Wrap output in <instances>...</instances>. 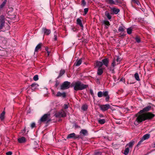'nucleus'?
I'll return each mask as SVG.
<instances>
[{
	"instance_id": "obj_1",
	"label": "nucleus",
	"mask_w": 155,
	"mask_h": 155,
	"mask_svg": "<svg viewBox=\"0 0 155 155\" xmlns=\"http://www.w3.org/2000/svg\"><path fill=\"white\" fill-rule=\"evenodd\" d=\"M151 108L150 106H147L143 110H140L138 114L136 115V118L134 122V124L137 126L142 121L148 119H150L154 117V115L148 112L146 113H143L146 111L149 110Z\"/></svg>"
},
{
	"instance_id": "obj_2",
	"label": "nucleus",
	"mask_w": 155,
	"mask_h": 155,
	"mask_svg": "<svg viewBox=\"0 0 155 155\" xmlns=\"http://www.w3.org/2000/svg\"><path fill=\"white\" fill-rule=\"evenodd\" d=\"M74 89L75 91L81 90L87 88V85L84 84L79 81L73 83Z\"/></svg>"
},
{
	"instance_id": "obj_3",
	"label": "nucleus",
	"mask_w": 155,
	"mask_h": 155,
	"mask_svg": "<svg viewBox=\"0 0 155 155\" xmlns=\"http://www.w3.org/2000/svg\"><path fill=\"white\" fill-rule=\"evenodd\" d=\"M70 83L67 81L64 82L61 86V89L64 90L70 87Z\"/></svg>"
},
{
	"instance_id": "obj_4",
	"label": "nucleus",
	"mask_w": 155,
	"mask_h": 155,
	"mask_svg": "<svg viewBox=\"0 0 155 155\" xmlns=\"http://www.w3.org/2000/svg\"><path fill=\"white\" fill-rule=\"evenodd\" d=\"M100 108L103 111H105L109 108H111L110 106L108 104L100 105Z\"/></svg>"
},
{
	"instance_id": "obj_5",
	"label": "nucleus",
	"mask_w": 155,
	"mask_h": 155,
	"mask_svg": "<svg viewBox=\"0 0 155 155\" xmlns=\"http://www.w3.org/2000/svg\"><path fill=\"white\" fill-rule=\"evenodd\" d=\"M50 118L49 114H45L41 118L40 120L41 121L44 122L49 120Z\"/></svg>"
},
{
	"instance_id": "obj_6",
	"label": "nucleus",
	"mask_w": 155,
	"mask_h": 155,
	"mask_svg": "<svg viewBox=\"0 0 155 155\" xmlns=\"http://www.w3.org/2000/svg\"><path fill=\"white\" fill-rule=\"evenodd\" d=\"M50 118L49 114H45L41 118L40 120L41 121L44 122L49 120Z\"/></svg>"
},
{
	"instance_id": "obj_7",
	"label": "nucleus",
	"mask_w": 155,
	"mask_h": 155,
	"mask_svg": "<svg viewBox=\"0 0 155 155\" xmlns=\"http://www.w3.org/2000/svg\"><path fill=\"white\" fill-rule=\"evenodd\" d=\"M65 113L62 110L61 111L55 114L56 117H62L65 116Z\"/></svg>"
},
{
	"instance_id": "obj_8",
	"label": "nucleus",
	"mask_w": 155,
	"mask_h": 155,
	"mask_svg": "<svg viewBox=\"0 0 155 155\" xmlns=\"http://www.w3.org/2000/svg\"><path fill=\"white\" fill-rule=\"evenodd\" d=\"M111 11L113 13L115 14H117L120 12V10L118 8H115L113 7H110Z\"/></svg>"
},
{
	"instance_id": "obj_9",
	"label": "nucleus",
	"mask_w": 155,
	"mask_h": 155,
	"mask_svg": "<svg viewBox=\"0 0 155 155\" xmlns=\"http://www.w3.org/2000/svg\"><path fill=\"white\" fill-rule=\"evenodd\" d=\"M109 60L107 58H105L102 60L103 65H104L106 67H107L109 63Z\"/></svg>"
},
{
	"instance_id": "obj_10",
	"label": "nucleus",
	"mask_w": 155,
	"mask_h": 155,
	"mask_svg": "<svg viewBox=\"0 0 155 155\" xmlns=\"http://www.w3.org/2000/svg\"><path fill=\"white\" fill-rule=\"evenodd\" d=\"M56 96L57 97H65L66 96V94L64 92L61 93L60 92H58Z\"/></svg>"
},
{
	"instance_id": "obj_11",
	"label": "nucleus",
	"mask_w": 155,
	"mask_h": 155,
	"mask_svg": "<svg viewBox=\"0 0 155 155\" xmlns=\"http://www.w3.org/2000/svg\"><path fill=\"white\" fill-rule=\"evenodd\" d=\"M150 134H146L142 137L141 139L143 141L149 139L150 137Z\"/></svg>"
},
{
	"instance_id": "obj_12",
	"label": "nucleus",
	"mask_w": 155,
	"mask_h": 155,
	"mask_svg": "<svg viewBox=\"0 0 155 155\" xmlns=\"http://www.w3.org/2000/svg\"><path fill=\"white\" fill-rule=\"evenodd\" d=\"M82 62V59H80L78 60H77L74 64V65L76 66H79L81 63Z\"/></svg>"
},
{
	"instance_id": "obj_13",
	"label": "nucleus",
	"mask_w": 155,
	"mask_h": 155,
	"mask_svg": "<svg viewBox=\"0 0 155 155\" xmlns=\"http://www.w3.org/2000/svg\"><path fill=\"white\" fill-rule=\"evenodd\" d=\"M103 73V69L101 68H99L97 71V74L98 75H101Z\"/></svg>"
},
{
	"instance_id": "obj_14",
	"label": "nucleus",
	"mask_w": 155,
	"mask_h": 155,
	"mask_svg": "<svg viewBox=\"0 0 155 155\" xmlns=\"http://www.w3.org/2000/svg\"><path fill=\"white\" fill-rule=\"evenodd\" d=\"M26 140L24 137H21L18 139V141L19 143H24L25 142Z\"/></svg>"
},
{
	"instance_id": "obj_15",
	"label": "nucleus",
	"mask_w": 155,
	"mask_h": 155,
	"mask_svg": "<svg viewBox=\"0 0 155 155\" xmlns=\"http://www.w3.org/2000/svg\"><path fill=\"white\" fill-rule=\"evenodd\" d=\"M42 30L44 33L47 35H48L51 33V31L50 30L47 29L45 28H43Z\"/></svg>"
},
{
	"instance_id": "obj_16",
	"label": "nucleus",
	"mask_w": 155,
	"mask_h": 155,
	"mask_svg": "<svg viewBox=\"0 0 155 155\" xmlns=\"http://www.w3.org/2000/svg\"><path fill=\"white\" fill-rule=\"evenodd\" d=\"M96 66L99 68H101L103 65L102 62L101 61H97L96 63Z\"/></svg>"
},
{
	"instance_id": "obj_17",
	"label": "nucleus",
	"mask_w": 155,
	"mask_h": 155,
	"mask_svg": "<svg viewBox=\"0 0 155 155\" xmlns=\"http://www.w3.org/2000/svg\"><path fill=\"white\" fill-rule=\"evenodd\" d=\"M106 2L107 3L110 5L116 4V2L113 0H106Z\"/></svg>"
},
{
	"instance_id": "obj_18",
	"label": "nucleus",
	"mask_w": 155,
	"mask_h": 155,
	"mask_svg": "<svg viewBox=\"0 0 155 155\" xmlns=\"http://www.w3.org/2000/svg\"><path fill=\"white\" fill-rule=\"evenodd\" d=\"M75 134L74 133L68 135L67 138H75Z\"/></svg>"
},
{
	"instance_id": "obj_19",
	"label": "nucleus",
	"mask_w": 155,
	"mask_h": 155,
	"mask_svg": "<svg viewBox=\"0 0 155 155\" xmlns=\"http://www.w3.org/2000/svg\"><path fill=\"white\" fill-rule=\"evenodd\" d=\"M41 44L39 43L36 46L35 49V53L38 51V50L41 48Z\"/></svg>"
},
{
	"instance_id": "obj_20",
	"label": "nucleus",
	"mask_w": 155,
	"mask_h": 155,
	"mask_svg": "<svg viewBox=\"0 0 155 155\" xmlns=\"http://www.w3.org/2000/svg\"><path fill=\"white\" fill-rule=\"evenodd\" d=\"M134 141H131L129 143L127 144L126 146H129V148H132L134 145Z\"/></svg>"
},
{
	"instance_id": "obj_21",
	"label": "nucleus",
	"mask_w": 155,
	"mask_h": 155,
	"mask_svg": "<svg viewBox=\"0 0 155 155\" xmlns=\"http://www.w3.org/2000/svg\"><path fill=\"white\" fill-rule=\"evenodd\" d=\"M77 24L81 27H83V25L82 23L81 20L79 18H78L77 20Z\"/></svg>"
},
{
	"instance_id": "obj_22",
	"label": "nucleus",
	"mask_w": 155,
	"mask_h": 155,
	"mask_svg": "<svg viewBox=\"0 0 155 155\" xmlns=\"http://www.w3.org/2000/svg\"><path fill=\"white\" fill-rule=\"evenodd\" d=\"M7 2V0H5L0 5V10H1L5 6Z\"/></svg>"
},
{
	"instance_id": "obj_23",
	"label": "nucleus",
	"mask_w": 155,
	"mask_h": 155,
	"mask_svg": "<svg viewBox=\"0 0 155 155\" xmlns=\"http://www.w3.org/2000/svg\"><path fill=\"white\" fill-rule=\"evenodd\" d=\"M38 86V84H33L31 85V87L32 89H35L37 88Z\"/></svg>"
},
{
	"instance_id": "obj_24",
	"label": "nucleus",
	"mask_w": 155,
	"mask_h": 155,
	"mask_svg": "<svg viewBox=\"0 0 155 155\" xmlns=\"http://www.w3.org/2000/svg\"><path fill=\"white\" fill-rule=\"evenodd\" d=\"M105 15L108 19L110 20L111 18V16L110 14L107 12H105Z\"/></svg>"
},
{
	"instance_id": "obj_25",
	"label": "nucleus",
	"mask_w": 155,
	"mask_h": 155,
	"mask_svg": "<svg viewBox=\"0 0 155 155\" xmlns=\"http://www.w3.org/2000/svg\"><path fill=\"white\" fill-rule=\"evenodd\" d=\"M5 17L2 15L0 17V23H5Z\"/></svg>"
},
{
	"instance_id": "obj_26",
	"label": "nucleus",
	"mask_w": 155,
	"mask_h": 155,
	"mask_svg": "<svg viewBox=\"0 0 155 155\" xmlns=\"http://www.w3.org/2000/svg\"><path fill=\"white\" fill-rule=\"evenodd\" d=\"M116 61L115 58H114L113 60V62L111 64L112 67H114L117 65Z\"/></svg>"
},
{
	"instance_id": "obj_27",
	"label": "nucleus",
	"mask_w": 155,
	"mask_h": 155,
	"mask_svg": "<svg viewBox=\"0 0 155 155\" xmlns=\"http://www.w3.org/2000/svg\"><path fill=\"white\" fill-rule=\"evenodd\" d=\"M5 114V112L4 111L2 112L0 115V118L1 120H3L4 118V116Z\"/></svg>"
},
{
	"instance_id": "obj_28",
	"label": "nucleus",
	"mask_w": 155,
	"mask_h": 155,
	"mask_svg": "<svg viewBox=\"0 0 155 155\" xmlns=\"http://www.w3.org/2000/svg\"><path fill=\"white\" fill-rule=\"evenodd\" d=\"M129 151V147L126 148L124 151V154L125 155H127Z\"/></svg>"
},
{
	"instance_id": "obj_29",
	"label": "nucleus",
	"mask_w": 155,
	"mask_h": 155,
	"mask_svg": "<svg viewBox=\"0 0 155 155\" xmlns=\"http://www.w3.org/2000/svg\"><path fill=\"white\" fill-rule=\"evenodd\" d=\"M98 122L100 124H103L105 123V121L104 119H100L98 120Z\"/></svg>"
},
{
	"instance_id": "obj_30",
	"label": "nucleus",
	"mask_w": 155,
	"mask_h": 155,
	"mask_svg": "<svg viewBox=\"0 0 155 155\" xmlns=\"http://www.w3.org/2000/svg\"><path fill=\"white\" fill-rule=\"evenodd\" d=\"M134 77L135 79L138 81L140 80V78L138 74L137 73H136L134 74Z\"/></svg>"
},
{
	"instance_id": "obj_31",
	"label": "nucleus",
	"mask_w": 155,
	"mask_h": 155,
	"mask_svg": "<svg viewBox=\"0 0 155 155\" xmlns=\"http://www.w3.org/2000/svg\"><path fill=\"white\" fill-rule=\"evenodd\" d=\"M103 22L104 24L106 26H109L110 25V24L109 21H104Z\"/></svg>"
},
{
	"instance_id": "obj_32",
	"label": "nucleus",
	"mask_w": 155,
	"mask_h": 155,
	"mask_svg": "<svg viewBox=\"0 0 155 155\" xmlns=\"http://www.w3.org/2000/svg\"><path fill=\"white\" fill-rule=\"evenodd\" d=\"M124 28L123 26H120L118 28L119 31L123 32L124 31Z\"/></svg>"
},
{
	"instance_id": "obj_33",
	"label": "nucleus",
	"mask_w": 155,
	"mask_h": 155,
	"mask_svg": "<svg viewBox=\"0 0 155 155\" xmlns=\"http://www.w3.org/2000/svg\"><path fill=\"white\" fill-rule=\"evenodd\" d=\"M132 31V29L131 28H128L127 29V33L128 34H131Z\"/></svg>"
},
{
	"instance_id": "obj_34",
	"label": "nucleus",
	"mask_w": 155,
	"mask_h": 155,
	"mask_svg": "<svg viewBox=\"0 0 155 155\" xmlns=\"http://www.w3.org/2000/svg\"><path fill=\"white\" fill-rule=\"evenodd\" d=\"M116 60L117 62V64H118L121 61V59H120V58L117 57V58L116 59Z\"/></svg>"
},
{
	"instance_id": "obj_35",
	"label": "nucleus",
	"mask_w": 155,
	"mask_h": 155,
	"mask_svg": "<svg viewBox=\"0 0 155 155\" xmlns=\"http://www.w3.org/2000/svg\"><path fill=\"white\" fill-rule=\"evenodd\" d=\"M87 108V106L86 105H83L82 107V109L84 110H86Z\"/></svg>"
},
{
	"instance_id": "obj_36",
	"label": "nucleus",
	"mask_w": 155,
	"mask_h": 155,
	"mask_svg": "<svg viewBox=\"0 0 155 155\" xmlns=\"http://www.w3.org/2000/svg\"><path fill=\"white\" fill-rule=\"evenodd\" d=\"M97 96L99 97H101L103 96V93L101 91H99L97 94Z\"/></svg>"
},
{
	"instance_id": "obj_37",
	"label": "nucleus",
	"mask_w": 155,
	"mask_h": 155,
	"mask_svg": "<svg viewBox=\"0 0 155 155\" xmlns=\"http://www.w3.org/2000/svg\"><path fill=\"white\" fill-rule=\"evenodd\" d=\"M109 70L112 73H114V68L113 67H111L109 68Z\"/></svg>"
},
{
	"instance_id": "obj_38",
	"label": "nucleus",
	"mask_w": 155,
	"mask_h": 155,
	"mask_svg": "<svg viewBox=\"0 0 155 155\" xmlns=\"http://www.w3.org/2000/svg\"><path fill=\"white\" fill-rule=\"evenodd\" d=\"M38 79V76L37 75H35L33 77V79L35 81H37Z\"/></svg>"
},
{
	"instance_id": "obj_39",
	"label": "nucleus",
	"mask_w": 155,
	"mask_h": 155,
	"mask_svg": "<svg viewBox=\"0 0 155 155\" xmlns=\"http://www.w3.org/2000/svg\"><path fill=\"white\" fill-rule=\"evenodd\" d=\"M81 133L84 135H86V134L87 133V131L86 130H82L81 132Z\"/></svg>"
},
{
	"instance_id": "obj_40",
	"label": "nucleus",
	"mask_w": 155,
	"mask_h": 155,
	"mask_svg": "<svg viewBox=\"0 0 155 155\" xmlns=\"http://www.w3.org/2000/svg\"><path fill=\"white\" fill-rule=\"evenodd\" d=\"M103 96H106L108 95V92L107 91H103Z\"/></svg>"
},
{
	"instance_id": "obj_41",
	"label": "nucleus",
	"mask_w": 155,
	"mask_h": 155,
	"mask_svg": "<svg viewBox=\"0 0 155 155\" xmlns=\"http://www.w3.org/2000/svg\"><path fill=\"white\" fill-rule=\"evenodd\" d=\"M65 71L64 70H61L60 72V75L59 76H61L62 75H63Z\"/></svg>"
},
{
	"instance_id": "obj_42",
	"label": "nucleus",
	"mask_w": 155,
	"mask_h": 155,
	"mask_svg": "<svg viewBox=\"0 0 155 155\" xmlns=\"http://www.w3.org/2000/svg\"><path fill=\"white\" fill-rule=\"evenodd\" d=\"M136 41L138 43H140V39L138 37H136L135 38Z\"/></svg>"
},
{
	"instance_id": "obj_43",
	"label": "nucleus",
	"mask_w": 155,
	"mask_h": 155,
	"mask_svg": "<svg viewBox=\"0 0 155 155\" xmlns=\"http://www.w3.org/2000/svg\"><path fill=\"white\" fill-rule=\"evenodd\" d=\"M86 5V3L84 0H82L81 2V5L83 6H84Z\"/></svg>"
},
{
	"instance_id": "obj_44",
	"label": "nucleus",
	"mask_w": 155,
	"mask_h": 155,
	"mask_svg": "<svg viewBox=\"0 0 155 155\" xmlns=\"http://www.w3.org/2000/svg\"><path fill=\"white\" fill-rule=\"evenodd\" d=\"M56 34H57L56 32L54 33V41H56L57 40V37L56 36Z\"/></svg>"
},
{
	"instance_id": "obj_45",
	"label": "nucleus",
	"mask_w": 155,
	"mask_h": 155,
	"mask_svg": "<svg viewBox=\"0 0 155 155\" xmlns=\"http://www.w3.org/2000/svg\"><path fill=\"white\" fill-rule=\"evenodd\" d=\"M1 24L0 26V30L4 26V23H0Z\"/></svg>"
},
{
	"instance_id": "obj_46",
	"label": "nucleus",
	"mask_w": 155,
	"mask_h": 155,
	"mask_svg": "<svg viewBox=\"0 0 155 155\" xmlns=\"http://www.w3.org/2000/svg\"><path fill=\"white\" fill-rule=\"evenodd\" d=\"M35 127V123H32L31 126V127L32 128H33Z\"/></svg>"
},
{
	"instance_id": "obj_47",
	"label": "nucleus",
	"mask_w": 155,
	"mask_h": 155,
	"mask_svg": "<svg viewBox=\"0 0 155 155\" xmlns=\"http://www.w3.org/2000/svg\"><path fill=\"white\" fill-rule=\"evenodd\" d=\"M84 13L86 14L88 11V9L87 8H85L84 9Z\"/></svg>"
},
{
	"instance_id": "obj_48",
	"label": "nucleus",
	"mask_w": 155,
	"mask_h": 155,
	"mask_svg": "<svg viewBox=\"0 0 155 155\" xmlns=\"http://www.w3.org/2000/svg\"><path fill=\"white\" fill-rule=\"evenodd\" d=\"M105 97H106V98H105L106 101H108V100L109 99V98H110L109 96L108 95Z\"/></svg>"
},
{
	"instance_id": "obj_49",
	"label": "nucleus",
	"mask_w": 155,
	"mask_h": 155,
	"mask_svg": "<svg viewBox=\"0 0 155 155\" xmlns=\"http://www.w3.org/2000/svg\"><path fill=\"white\" fill-rule=\"evenodd\" d=\"M68 108V104H64V108L65 109H67Z\"/></svg>"
},
{
	"instance_id": "obj_50",
	"label": "nucleus",
	"mask_w": 155,
	"mask_h": 155,
	"mask_svg": "<svg viewBox=\"0 0 155 155\" xmlns=\"http://www.w3.org/2000/svg\"><path fill=\"white\" fill-rule=\"evenodd\" d=\"M143 141L141 139V140L137 144V146H138L139 145H140L141 144L142 142H143Z\"/></svg>"
},
{
	"instance_id": "obj_51",
	"label": "nucleus",
	"mask_w": 155,
	"mask_h": 155,
	"mask_svg": "<svg viewBox=\"0 0 155 155\" xmlns=\"http://www.w3.org/2000/svg\"><path fill=\"white\" fill-rule=\"evenodd\" d=\"M12 152L11 151L8 152L6 153L7 155H12Z\"/></svg>"
},
{
	"instance_id": "obj_52",
	"label": "nucleus",
	"mask_w": 155,
	"mask_h": 155,
	"mask_svg": "<svg viewBox=\"0 0 155 155\" xmlns=\"http://www.w3.org/2000/svg\"><path fill=\"white\" fill-rule=\"evenodd\" d=\"M46 50L47 51L48 53V56L50 54V52L48 51V48H45Z\"/></svg>"
},
{
	"instance_id": "obj_53",
	"label": "nucleus",
	"mask_w": 155,
	"mask_h": 155,
	"mask_svg": "<svg viewBox=\"0 0 155 155\" xmlns=\"http://www.w3.org/2000/svg\"><path fill=\"white\" fill-rule=\"evenodd\" d=\"M90 93L92 96L94 95V93L93 90L92 89H90Z\"/></svg>"
},
{
	"instance_id": "obj_54",
	"label": "nucleus",
	"mask_w": 155,
	"mask_h": 155,
	"mask_svg": "<svg viewBox=\"0 0 155 155\" xmlns=\"http://www.w3.org/2000/svg\"><path fill=\"white\" fill-rule=\"evenodd\" d=\"M72 29L74 31H75L76 30V29H75V28H74Z\"/></svg>"
},
{
	"instance_id": "obj_55",
	"label": "nucleus",
	"mask_w": 155,
	"mask_h": 155,
	"mask_svg": "<svg viewBox=\"0 0 155 155\" xmlns=\"http://www.w3.org/2000/svg\"><path fill=\"white\" fill-rule=\"evenodd\" d=\"M153 147H155V142L153 144Z\"/></svg>"
},
{
	"instance_id": "obj_56",
	"label": "nucleus",
	"mask_w": 155,
	"mask_h": 155,
	"mask_svg": "<svg viewBox=\"0 0 155 155\" xmlns=\"http://www.w3.org/2000/svg\"><path fill=\"white\" fill-rule=\"evenodd\" d=\"M137 5H138L139 4V2H137Z\"/></svg>"
},
{
	"instance_id": "obj_57",
	"label": "nucleus",
	"mask_w": 155,
	"mask_h": 155,
	"mask_svg": "<svg viewBox=\"0 0 155 155\" xmlns=\"http://www.w3.org/2000/svg\"><path fill=\"white\" fill-rule=\"evenodd\" d=\"M120 81H122V80H121V79L120 80Z\"/></svg>"
},
{
	"instance_id": "obj_58",
	"label": "nucleus",
	"mask_w": 155,
	"mask_h": 155,
	"mask_svg": "<svg viewBox=\"0 0 155 155\" xmlns=\"http://www.w3.org/2000/svg\"><path fill=\"white\" fill-rule=\"evenodd\" d=\"M120 81H122V80H121V79L120 80Z\"/></svg>"
},
{
	"instance_id": "obj_59",
	"label": "nucleus",
	"mask_w": 155,
	"mask_h": 155,
	"mask_svg": "<svg viewBox=\"0 0 155 155\" xmlns=\"http://www.w3.org/2000/svg\"><path fill=\"white\" fill-rule=\"evenodd\" d=\"M48 155H49V154H48Z\"/></svg>"
}]
</instances>
